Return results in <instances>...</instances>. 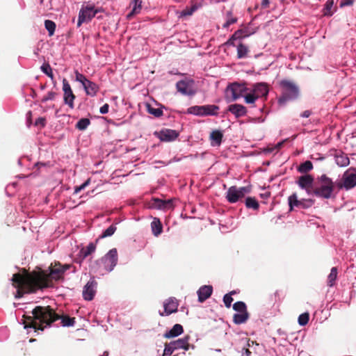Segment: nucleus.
<instances>
[{
    "label": "nucleus",
    "mask_w": 356,
    "mask_h": 356,
    "mask_svg": "<svg viewBox=\"0 0 356 356\" xmlns=\"http://www.w3.org/2000/svg\"><path fill=\"white\" fill-rule=\"evenodd\" d=\"M63 90L64 92L63 98L65 103L67 104L71 108H73L75 96L73 94L70 85L65 79L63 80Z\"/></svg>",
    "instance_id": "obj_15"
},
{
    "label": "nucleus",
    "mask_w": 356,
    "mask_h": 356,
    "mask_svg": "<svg viewBox=\"0 0 356 356\" xmlns=\"http://www.w3.org/2000/svg\"><path fill=\"white\" fill-rule=\"evenodd\" d=\"M245 205L248 208H251L253 209H257L259 208V203L256 200L255 198L253 197H248L245 200Z\"/></svg>",
    "instance_id": "obj_36"
},
{
    "label": "nucleus",
    "mask_w": 356,
    "mask_h": 356,
    "mask_svg": "<svg viewBox=\"0 0 356 356\" xmlns=\"http://www.w3.org/2000/svg\"><path fill=\"white\" fill-rule=\"evenodd\" d=\"M309 319V316L308 313H303L300 314L298 317V323L301 326H304L307 324Z\"/></svg>",
    "instance_id": "obj_42"
},
{
    "label": "nucleus",
    "mask_w": 356,
    "mask_h": 356,
    "mask_svg": "<svg viewBox=\"0 0 356 356\" xmlns=\"http://www.w3.org/2000/svg\"><path fill=\"white\" fill-rule=\"evenodd\" d=\"M44 25L45 28L49 31V35H53L56 28L55 23L51 20H46L44 22Z\"/></svg>",
    "instance_id": "obj_43"
},
{
    "label": "nucleus",
    "mask_w": 356,
    "mask_h": 356,
    "mask_svg": "<svg viewBox=\"0 0 356 356\" xmlns=\"http://www.w3.org/2000/svg\"><path fill=\"white\" fill-rule=\"evenodd\" d=\"M108 353L107 351H105L102 356H108Z\"/></svg>",
    "instance_id": "obj_62"
},
{
    "label": "nucleus",
    "mask_w": 356,
    "mask_h": 356,
    "mask_svg": "<svg viewBox=\"0 0 356 356\" xmlns=\"http://www.w3.org/2000/svg\"><path fill=\"white\" fill-rule=\"evenodd\" d=\"M247 29H240L236 31L232 38L224 44H241V40L250 35Z\"/></svg>",
    "instance_id": "obj_20"
},
{
    "label": "nucleus",
    "mask_w": 356,
    "mask_h": 356,
    "mask_svg": "<svg viewBox=\"0 0 356 356\" xmlns=\"http://www.w3.org/2000/svg\"><path fill=\"white\" fill-rule=\"evenodd\" d=\"M131 4L133 5V8L129 15L138 13L141 10V1L132 0Z\"/></svg>",
    "instance_id": "obj_39"
},
{
    "label": "nucleus",
    "mask_w": 356,
    "mask_h": 356,
    "mask_svg": "<svg viewBox=\"0 0 356 356\" xmlns=\"http://www.w3.org/2000/svg\"><path fill=\"white\" fill-rule=\"evenodd\" d=\"M95 245L92 243H90L86 248H82L80 250V255L83 259L86 258L88 256L91 254L95 250Z\"/></svg>",
    "instance_id": "obj_30"
},
{
    "label": "nucleus",
    "mask_w": 356,
    "mask_h": 356,
    "mask_svg": "<svg viewBox=\"0 0 356 356\" xmlns=\"http://www.w3.org/2000/svg\"><path fill=\"white\" fill-rule=\"evenodd\" d=\"M336 163L340 167H345L349 165V159L343 153L337 154L334 156Z\"/></svg>",
    "instance_id": "obj_28"
},
{
    "label": "nucleus",
    "mask_w": 356,
    "mask_h": 356,
    "mask_svg": "<svg viewBox=\"0 0 356 356\" xmlns=\"http://www.w3.org/2000/svg\"><path fill=\"white\" fill-rule=\"evenodd\" d=\"M184 332L181 325L175 324L169 331L164 333L163 337L167 339L174 338L179 336Z\"/></svg>",
    "instance_id": "obj_24"
},
{
    "label": "nucleus",
    "mask_w": 356,
    "mask_h": 356,
    "mask_svg": "<svg viewBox=\"0 0 356 356\" xmlns=\"http://www.w3.org/2000/svg\"><path fill=\"white\" fill-rule=\"evenodd\" d=\"M147 111L155 117H160L163 115V111L161 108H153L149 104L147 105Z\"/></svg>",
    "instance_id": "obj_41"
},
{
    "label": "nucleus",
    "mask_w": 356,
    "mask_h": 356,
    "mask_svg": "<svg viewBox=\"0 0 356 356\" xmlns=\"http://www.w3.org/2000/svg\"><path fill=\"white\" fill-rule=\"evenodd\" d=\"M90 179H87L84 183H83L81 186L82 187L83 190L86 187L88 186L89 184H90Z\"/></svg>",
    "instance_id": "obj_56"
},
{
    "label": "nucleus",
    "mask_w": 356,
    "mask_h": 356,
    "mask_svg": "<svg viewBox=\"0 0 356 356\" xmlns=\"http://www.w3.org/2000/svg\"><path fill=\"white\" fill-rule=\"evenodd\" d=\"M189 339L190 337L186 335L182 338L165 343L163 356H170L174 352L179 350H188L191 346Z\"/></svg>",
    "instance_id": "obj_5"
},
{
    "label": "nucleus",
    "mask_w": 356,
    "mask_h": 356,
    "mask_svg": "<svg viewBox=\"0 0 356 356\" xmlns=\"http://www.w3.org/2000/svg\"><path fill=\"white\" fill-rule=\"evenodd\" d=\"M90 179H87L84 183H83L81 186L82 187L83 190L86 187L88 186L89 184H90Z\"/></svg>",
    "instance_id": "obj_57"
},
{
    "label": "nucleus",
    "mask_w": 356,
    "mask_h": 356,
    "mask_svg": "<svg viewBox=\"0 0 356 356\" xmlns=\"http://www.w3.org/2000/svg\"><path fill=\"white\" fill-rule=\"evenodd\" d=\"M233 298L231 296V293H227L223 297V302L227 307H230Z\"/></svg>",
    "instance_id": "obj_47"
},
{
    "label": "nucleus",
    "mask_w": 356,
    "mask_h": 356,
    "mask_svg": "<svg viewBox=\"0 0 356 356\" xmlns=\"http://www.w3.org/2000/svg\"><path fill=\"white\" fill-rule=\"evenodd\" d=\"M75 79L76 81L81 83L83 86L88 79L82 74L79 73L77 70L75 71Z\"/></svg>",
    "instance_id": "obj_44"
},
{
    "label": "nucleus",
    "mask_w": 356,
    "mask_h": 356,
    "mask_svg": "<svg viewBox=\"0 0 356 356\" xmlns=\"http://www.w3.org/2000/svg\"><path fill=\"white\" fill-rule=\"evenodd\" d=\"M164 312H160L161 316H168L176 312L178 308V302L174 298H170L163 303Z\"/></svg>",
    "instance_id": "obj_19"
},
{
    "label": "nucleus",
    "mask_w": 356,
    "mask_h": 356,
    "mask_svg": "<svg viewBox=\"0 0 356 356\" xmlns=\"http://www.w3.org/2000/svg\"><path fill=\"white\" fill-rule=\"evenodd\" d=\"M6 329H1L0 330V332H6Z\"/></svg>",
    "instance_id": "obj_63"
},
{
    "label": "nucleus",
    "mask_w": 356,
    "mask_h": 356,
    "mask_svg": "<svg viewBox=\"0 0 356 356\" xmlns=\"http://www.w3.org/2000/svg\"><path fill=\"white\" fill-rule=\"evenodd\" d=\"M333 5H334L333 0H328L326 2V3L325 5V7L323 8V15L325 16H331V15H332L333 11L332 10V9Z\"/></svg>",
    "instance_id": "obj_34"
},
{
    "label": "nucleus",
    "mask_w": 356,
    "mask_h": 356,
    "mask_svg": "<svg viewBox=\"0 0 356 356\" xmlns=\"http://www.w3.org/2000/svg\"><path fill=\"white\" fill-rule=\"evenodd\" d=\"M312 168H313V165H312V162L309 161H307L304 162L303 163H302L299 166L298 170L300 172H307L311 170Z\"/></svg>",
    "instance_id": "obj_38"
},
{
    "label": "nucleus",
    "mask_w": 356,
    "mask_h": 356,
    "mask_svg": "<svg viewBox=\"0 0 356 356\" xmlns=\"http://www.w3.org/2000/svg\"><path fill=\"white\" fill-rule=\"evenodd\" d=\"M250 192V188L247 186L237 188L231 186L227 191L226 198L230 203H235L243 197L245 194Z\"/></svg>",
    "instance_id": "obj_13"
},
{
    "label": "nucleus",
    "mask_w": 356,
    "mask_h": 356,
    "mask_svg": "<svg viewBox=\"0 0 356 356\" xmlns=\"http://www.w3.org/2000/svg\"><path fill=\"white\" fill-rule=\"evenodd\" d=\"M353 3V0H342L341 1L340 6L341 7L346 6H350Z\"/></svg>",
    "instance_id": "obj_51"
},
{
    "label": "nucleus",
    "mask_w": 356,
    "mask_h": 356,
    "mask_svg": "<svg viewBox=\"0 0 356 356\" xmlns=\"http://www.w3.org/2000/svg\"><path fill=\"white\" fill-rule=\"evenodd\" d=\"M177 90L184 95L191 96L195 93L193 81H180L176 84Z\"/></svg>",
    "instance_id": "obj_14"
},
{
    "label": "nucleus",
    "mask_w": 356,
    "mask_h": 356,
    "mask_svg": "<svg viewBox=\"0 0 356 356\" xmlns=\"http://www.w3.org/2000/svg\"><path fill=\"white\" fill-rule=\"evenodd\" d=\"M268 93V86L264 83H258L252 88H249L248 95L245 97V102L248 104H254L257 99L266 97Z\"/></svg>",
    "instance_id": "obj_4"
},
{
    "label": "nucleus",
    "mask_w": 356,
    "mask_h": 356,
    "mask_svg": "<svg viewBox=\"0 0 356 356\" xmlns=\"http://www.w3.org/2000/svg\"><path fill=\"white\" fill-rule=\"evenodd\" d=\"M83 87L88 95L95 96L98 91L97 85L89 80L83 86Z\"/></svg>",
    "instance_id": "obj_26"
},
{
    "label": "nucleus",
    "mask_w": 356,
    "mask_h": 356,
    "mask_svg": "<svg viewBox=\"0 0 356 356\" xmlns=\"http://www.w3.org/2000/svg\"><path fill=\"white\" fill-rule=\"evenodd\" d=\"M90 179H87L84 183H83L81 186L82 187L83 190L86 187L88 186L89 184H90Z\"/></svg>",
    "instance_id": "obj_58"
},
{
    "label": "nucleus",
    "mask_w": 356,
    "mask_h": 356,
    "mask_svg": "<svg viewBox=\"0 0 356 356\" xmlns=\"http://www.w3.org/2000/svg\"><path fill=\"white\" fill-rule=\"evenodd\" d=\"M223 134L219 130L213 131L210 134V140L212 146H219L221 144Z\"/></svg>",
    "instance_id": "obj_25"
},
{
    "label": "nucleus",
    "mask_w": 356,
    "mask_h": 356,
    "mask_svg": "<svg viewBox=\"0 0 356 356\" xmlns=\"http://www.w3.org/2000/svg\"><path fill=\"white\" fill-rule=\"evenodd\" d=\"M233 309L236 312L234 314L233 321L235 324L240 325L245 323L249 318V314L247 311L246 305L241 301L235 302Z\"/></svg>",
    "instance_id": "obj_12"
},
{
    "label": "nucleus",
    "mask_w": 356,
    "mask_h": 356,
    "mask_svg": "<svg viewBox=\"0 0 356 356\" xmlns=\"http://www.w3.org/2000/svg\"><path fill=\"white\" fill-rule=\"evenodd\" d=\"M300 202L299 203L298 207H302V208L308 207L312 206L313 204V201L311 200H300Z\"/></svg>",
    "instance_id": "obj_48"
},
{
    "label": "nucleus",
    "mask_w": 356,
    "mask_h": 356,
    "mask_svg": "<svg viewBox=\"0 0 356 356\" xmlns=\"http://www.w3.org/2000/svg\"><path fill=\"white\" fill-rule=\"evenodd\" d=\"M97 283L94 280H90L84 286L83 297L86 300L93 299L96 292Z\"/></svg>",
    "instance_id": "obj_21"
},
{
    "label": "nucleus",
    "mask_w": 356,
    "mask_h": 356,
    "mask_svg": "<svg viewBox=\"0 0 356 356\" xmlns=\"http://www.w3.org/2000/svg\"><path fill=\"white\" fill-rule=\"evenodd\" d=\"M283 143H284V141L278 143L276 145V147H276L277 149H280V148L282 147V145H283Z\"/></svg>",
    "instance_id": "obj_61"
},
{
    "label": "nucleus",
    "mask_w": 356,
    "mask_h": 356,
    "mask_svg": "<svg viewBox=\"0 0 356 356\" xmlns=\"http://www.w3.org/2000/svg\"><path fill=\"white\" fill-rule=\"evenodd\" d=\"M288 201H289V205L291 211L293 210V207H298L299 203L300 202V201H299V200H298V197L296 193L290 195L289 197Z\"/></svg>",
    "instance_id": "obj_33"
},
{
    "label": "nucleus",
    "mask_w": 356,
    "mask_h": 356,
    "mask_svg": "<svg viewBox=\"0 0 356 356\" xmlns=\"http://www.w3.org/2000/svg\"><path fill=\"white\" fill-rule=\"evenodd\" d=\"M155 135L161 140L170 142L175 140L179 136V134L172 129H163L159 132H156Z\"/></svg>",
    "instance_id": "obj_17"
},
{
    "label": "nucleus",
    "mask_w": 356,
    "mask_h": 356,
    "mask_svg": "<svg viewBox=\"0 0 356 356\" xmlns=\"http://www.w3.org/2000/svg\"><path fill=\"white\" fill-rule=\"evenodd\" d=\"M70 267V264L61 265L60 263H56L50 266L49 275H46L44 273L14 274L12 281L13 286L17 289L15 298H19L22 297L23 293H32L37 289L49 286L50 280L62 279L65 272Z\"/></svg>",
    "instance_id": "obj_1"
},
{
    "label": "nucleus",
    "mask_w": 356,
    "mask_h": 356,
    "mask_svg": "<svg viewBox=\"0 0 356 356\" xmlns=\"http://www.w3.org/2000/svg\"><path fill=\"white\" fill-rule=\"evenodd\" d=\"M151 229L153 234L155 236L160 235L163 230V227L160 220L157 218H154L151 222Z\"/></svg>",
    "instance_id": "obj_27"
},
{
    "label": "nucleus",
    "mask_w": 356,
    "mask_h": 356,
    "mask_svg": "<svg viewBox=\"0 0 356 356\" xmlns=\"http://www.w3.org/2000/svg\"><path fill=\"white\" fill-rule=\"evenodd\" d=\"M117 262L118 252L115 248H113L100 261H97V264L106 272H111L116 266Z\"/></svg>",
    "instance_id": "obj_9"
},
{
    "label": "nucleus",
    "mask_w": 356,
    "mask_h": 356,
    "mask_svg": "<svg viewBox=\"0 0 356 356\" xmlns=\"http://www.w3.org/2000/svg\"><path fill=\"white\" fill-rule=\"evenodd\" d=\"M228 111L234 115L236 118L244 116L247 113L246 108L244 106L238 104L229 105Z\"/></svg>",
    "instance_id": "obj_23"
},
{
    "label": "nucleus",
    "mask_w": 356,
    "mask_h": 356,
    "mask_svg": "<svg viewBox=\"0 0 356 356\" xmlns=\"http://www.w3.org/2000/svg\"><path fill=\"white\" fill-rule=\"evenodd\" d=\"M103 10L100 8H95L92 4H88L82 6L79 13L78 17V26H80L84 22H90L96 15L102 12Z\"/></svg>",
    "instance_id": "obj_8"
},
{
    "label": "nucleus",
    "mask_w": 356,
    "mask_h": 356,
    "mask_svg": "<svg viewBox=\"0 0 356 356\" xmlns=\"http://www.w3.org/2000/svg\"><path fill=\"white\" fill-rule=\"evenodd\" d=\"M237 54L239 58L245 57H256V55H251L248 46H237Z\"/></svg>",
    "instance_id": "obj_29"
},
{
    "label": "nucleus",
    "mask_w": 356,
    "mask_h": 356,
    "mask_svg": "<svg viewBox=\"0 0 356 356\" xmlns=\"http://www.w3.org/2000/svg\"><path fill=\"white\" fill-rule=\"evenodd\" d=\"M334 186L332 180L325 175H323L315 182L312 195L324 199H330L332 197Z\"/></svg>",
    "instance_id": "obj_3"
},
{
    "label": "nucleus",
    "mask_w": 356,
    "mask_h": 356,
    "mask_svg": "<svg viewBox=\"0 0 356 356\" xmlns=\"http://www.w3.org/2000/svg\"><path fill=\"white\" fill-rule=\"evenodd\" d=\"M261 5L263 7H267L269 5V1L268 0H262Z\"/></svg>",
    "instance_id": "obj_59"
},
{
    "label": "nucleus",
    "mask_w": 356,
    "mask_h": 356,
    "mask_svg": "<svg viewBox=\"0 0 356 356\" xmlns=\"http://www.w3.org/2000/svg\"><path fill=\"white\" fill-rule=\"evenodd\" d=\"M337 278V268L333 267L331 268L330 273L327 276V285L330 287L335 284Z\"/></svg>",
    "instance_id": "obj_31"
},
{
    "label": "nucleus",
    "mask_w": 356,
    "mask_h": 356,
    "mask_svg": "<svg viewBox=\"0 0 356 356\" xmlns=\"http://www.w3.org/2000/svg\"><path fill=\"white\" fill-rule=\"evenodd\" d=\"M213 291V288L209 285H204L201 286L197 291L198 300L200 302H204L209 298Z\"/></svg>",
    "instance_id": "obj_22"
},
{
    "label": "nucleus",
    "mask_w": 356,
    "mask_h": 356,
    "mask_svg": "<svg viewBox=\"0 0 356 356\" xmlns=\"http://www.w3.org/2000/svg\"><path fill=\"white\" fill-rule=\"evenodd\" d=\"M83 188L81 186H76L75 188H74V194H77L79 193L81 191H82Z\"/></svg>",
    "instance_id": "obj_60"
},
{
    "label": "nucleus",
    "mask_w": 356,
    "mask_h": 356,
    "mask_svg": "<svg viewBox=\"0 0 356 356\" xmlns=\"http://www.w3.org/2000/svg\"><path fill=\"white\" fill-rule=\"evenodd\" d=\"M56 93L54 92H49L46 96L43 97L42 102H45L48 100H52L54 99Z\"/></svg>",
    "instance_id": "obj_49"
},
{
    "label": "nucleus",
    "mask_w": 356,
    "mask_h": 356,
    "mask_svg": "<svg viewBox=\"0 0 356 356\" xmlns=\"http://www.w3.org/2000/svg\"><path fill=\"white\" fill-rule=\"evenodd\" d=\"M356 186V169L349 168L344 172L341 179L337 183L339 188L350 190Z\"/></svg>",
    "instance_id": "obj_10"
},
{
    "label": "nucleus",
    "mask_w": 356,
    "mask_h": 356,
    "mask_svg": "<svg viewBox=\"0 0 356 356\" xmlns=\"http://www.w3.org/2000/svg\"><path fill=\"white\" fill-rule=\"evenodd\" d=\"M314 179L309 175H305L299 177L298 180V186L305 189L309 195H312Z\"/></svg>",
    "instance_id": "obj_16"
},
{
    "label": "nucleus",
    "mask_w": 356,
    "mask_h": 356,
    "mask_svg": "<svg viewBox=\"0 0 356 356\" xmlns=\"http://www.w3.org/2000/svg\"><path fill=\"white\" fill-rule=\"evenodd\" d=\"M282 88V95L279 99V103L284 104L288 100H293L298 97L299 89L298 86L289 81H282L281 82Z\"/></svg>",
    "instance_id": "obj_6"
},
{
    "label": "nucleus",
    "mask_w": 356,
    "mask_h": 356,
    "mask_svg": "<svg viewBox=\"0 0 356 356\" xmlns=\"http://www.w3.org/2000/svg\"><path fill=\"white\" fill-rule=\"evenodd\" d=\"M61 323L64 327H70L73 326L75 323L74 318H70L67 316H62L61 318Z\"/></svg>",
    "instance_id": "obj_37"
},
{
    "label": "nucleus",
    "mask_w": 356,
    "mask_h": 356,
    "mask_svg": "<svg viewBox=\"0 0 356 356\" xmlns=\"http://www.w3.org/2000/svg\"><path fill=\"white\" fill-rule=\"evenodd\" d=\"M236 22V18L234 17L231 15L230 13H228L227 18L226 22L223 24V27L227 28L231 24H234Z\"/></svg>",
    "instance_id": "obj_46"
},
{
    "label": "nucleus",
    "mask_w": 356,
    "mask_h": 356,
    "mask_svg": "<svg viewBox=\"0 0 356 356\" xmlns=\"http://www.w3.org/2000/svg\"><path fill=\"white\" fill-rule=\"evenodd\" d=\"M90 124V120L88 118H82L78 121L76 127L79 130H85Z\"/></svg>",
    "instance_id": "obj_40"
},
{
    "label": "nucleus",
    "mask_w": 356,
    "mask_h": 356,
    "mask_svg": "<svg viewBox=\"0 0 356 356\" xmlns=\"http://www.w3.org/2000/svg\"><path fill=\"white\" fill-rule=\"evenodd\" d=\"M149 207L152 209H170L172 208V200H163L154 198L149 202Z\"/></svg>",
    "instance_id": "obj_18"
},
{
    "label": "nucleus",
    "mask_w": 356,
    "mask_h": 356,
    "mask_svg": "<svg viewBox=\"0 0 356 356\" xmlns=\"http://www.w3.org/2000/svg\"><path fill=\"white\" fill-rule=\"evenodd\" d=\"M108 105L107 104H105L100 108L99 111L102 114H106L108 112Z\"/></svg>",
    "instance_id": "obj_50"
},
{
    "label": "nucleus",
    "mask_w": 356,
    "mask_h": 356,
    "mask_svg": "<svg viewBox=\"0 0 356 356\" xmlns=\"http://www.w3.org/2000/svg\"><path fill=\"white\" fill-rule=\"evenodd\" d=\"M90 179H87L84 183H83L81 186L82 187L83 190L86 187L88 186L89 184H90Z\"/></svg>",
    "instance_id": "obj_55"
},
{
    "label": "nucleus",
    "mask_w": 356,
    "mask_h": 356,
    "mask_svg": "<svg viewBox=\"0 0 356 356\" xmlns=\"http://www.w3.org/2000/svg\"><path fill=\"white\" fill-rule=\"evenodd\" d=\"M311 115V112L309 111H305L300 114V116L302 118H308Z\"/></svg>",
    "instance_id": "obj_53"
},
{
    "label": "nucleus",
    "mask_w": 356,
    "mask_h": 356,
    "mask_svg": "<svg viewBox=\"0 0 356 356\" xmlns=\"http://www.w3.org/2000/svg\"><path fill=\"white\" fill-rule=\"evenodd\" d=\"M116 230L115 225H111L108 227L102 234V237H108L112 236Z\"/></svg>",
    "instance_id": "obj_45"
},
{
    "label": "nucleus",
    "mask_w": 356,
    "mask_h": 356,
    "mask_svg": "<svg viewBox=\"0 0 356 356\" xmlns=\"http://www.w3.org/2000/svg\"><path fill=\"white\" fill-rule=\"evenodd\" d=\"M250 354H251V352L248 349L245 348V349H243V352L242 353L241 356H250Z\"/></svg>",
    "instance_id": "obj_54"
},
{
    "label": "nucleus",
    "mask_w": 356,
    "mask_h": 356,
    "mask_svg": "<svg viewBox=\"0 0 356 356\" xmlns=\"http://www.w3.org/2000/svg\"><path fill=\"white\" fill-rule=\"evenodd\" d=\"M219 107L216 105L194 106L188 108L187 113L195 115H216Z\"/></svg>",
    "instance_id": "obj_11"
},
{
    "label": "nucleus",
    "mask_w": 356,
    "mask_h": 356,
    "mask_svg": "<svg viewBox=\"0 0 356 356\" xmlns=\"http://www.w3.org/2000/svg\"><path fill=\"white\" fill-rule=\"evenodd\" d=\"M35 125H40L41 127H44L45 125V120L43 118H39L35 121Z\"/></svg>",
    "instance_id": "obj_52"
},
{
    "label": "nucleus",
    "mask_w": 356,
    "mask_h": 356,
    "mask_svg": "<svg viewBox=\"0 0 356 356\" xmlns=\"http://www.w3.org/2000/svg\"><path fill=\"white\" fill-rule=\"evenodd\" d=\"M249 88L245 84L234 83L229 85L225 90V96L228 101H234L248 95Z\"/></svg>",
    "instance_id": "obj_7"
},
{
    "label": "nucleus",
    "mask_w": 356,
    "mask_h": 356,
    "mask_svg": "<svg viewBox=\"0 0 356 356\" xmlns=\"http://www.w3.org/2000/svg\"><path fill=\"white\" fill-rule=\"evenodd\" d=\"M32 314L33 316L29 318L30 322L25 324L24 328L30 327L35 330H42L45 327L60 318L49 307H36L32 311Z\"/></svg>",
    "instance_id": "obj_2"
},
{
    "label": "nucleus",
    "mask_w": 356,
    "mask_h": 356,
    "mask_svg": "<svg viewBox=\"0 0 356 356\" xmlns=\"http://www.w3.org/2000/svg\"><path fill=\"white\" fill-rule=\"evenodd\" d=\"M197 8L198 6L197 5H193L190 8H186V9L179 13V17L191 16L195 10H197Z\"/></svg>",
    "instance_id": "obj_32"
},
{
    "label": "nucleus",
    "mask_w": 356,
    "mask_h": 356,
    "mask_svg": "<svg viewBox=\"0 0 356 356\" xmlns=\"http://www.w3.org/2000/svg\"><path fill=\"white\" fill-rule=\"evenodd\" d=\"M41 71L47 75L52 81H54V74L52 72V69L49 63H44L40 67Z\"/></svg>",
    "instance_id": "obj_35"
},
{
    "label": "nucleus",
    "mask_w": 356,
    "mask_h": 356,
    "mask_svg": "<svg viewBox=\"0 0 356 356\" xmlns=\"http://www.w3.org/2000/svg\"><path fill=\"white\" fill-rule=\"evenodd\" d=\"M27 115H31V111H29V112L27 113Z\"/></svg>",
    "instance_id": "obj_64"
}]
</instances>
